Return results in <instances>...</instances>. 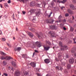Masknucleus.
I'll list each match as a JSON object with an SVG mask.
<instances>
[{
    "instance_id": "nucleus-8",
    "label": "nucleus",
    "mask_w": 76,
    "mask_h": 76,
    "mask_svg": "<svg viewBox=\"0 0 76 76\" xmlns=\"http://www.w3.org/2000/svg\"><path fill=\"white\" fill-rule=\"evenodd\" d=\"M15 75L16 76H19V75H20V72L19 71H18V72H15Z\"/></svg>"
},
{
    "instance_id": "nucleus-35",
    "label": "nucleus",
    "mask_w": 76,
    "mask_h": 76,
    "mask_svg": "<svg viewBox=\"0 0 76 76\" xmlns=\"http://www.w3.org/2000/svg\"><path fill=\"white\" fill-rule=\"evenodd\" d=\"M10 1H11L10 0H9V1H8V3L9 4H10V3H11V2H10Z\"/></svg>"
},
{
    "instance_id": "nucleus-61",
    "label": "nucleus",
    "mask_w": 76,
    "mask_h": 76,
    "mask_svg": "<svg viewBox=\"0 0 76 76\" xmlns=\"http://www.w3.org/2000/svg\"><path fill=\"white\" fill-rule=\"evenodd\" d=\"M51 31H50V32H49V33H51Z\"/></svg>"
},
{
    "instance_id": "nucleus-18",
    "label": "nucleus",
    "mask_w": 76,
    "mask_h": 76,
    "mask_svg": "<svg viewBox=\"0 0 76 76\" xmlns=\"http://www.w3.org/2000/svg\"><path fill=\"white\" fill-rule=\"evenodd\" d=\"M68 12L69 13H70V14H72V11L70 9H68Z\"/></svg>"
},
{
    "instance_id": "nucleus-16",
    "label": "nucleus",
    "mask_w": 76,
    "mask_h": 76,
    "mask_svg": "<svg viewBox=\"0 0 76 76\" xmlns=\"http://www.w3.org/2000/svg\"><path fill=\"white\" fill-rule=\"evenodd\" d=\"M71 52L72 53H74L75 54L74 56H76V53H76L75 51V50H72L71 51Z\"/></svg>"
},
{
    "instance_id": "nucleus-55",
    "label": "nucleus",
    "mask_w": 76,
    "mask_h": 76,
    "mask_svg": "<svg viewBox=\"0 0 76 76\" xmlns=\"http://www.w3.org/2000/svg\"><path fill=\"white\" fill-rule=\"evenodd\" d=\"M1 18V16H0V19Z\"/></svg>"
},
{
    "instance_id": "nucleus-10",
    "label": "nucleus",
    "mask_w": 76,
    "mask_h": 76,
    "mask_svg": "<svg viewBox=\"0 0 76 76\" xmlns=\"http://www.w3.org/2000/svg\"><path fill=\"white\" fill-rule=\"evenodd\" d=\"M11 63L13 66L15 67L16 66V64L15 63V61H12L11 62Z\"/></svg>"
},
{
    "instance_id": "nucleus-13",
    "label": "nucleus",
    "mask_w": 76,
    "mask_h": 76,
    "mask_svg": "<svg viewBox=\"0 0 76 76\" xmlns=\"http://www.w3.org/2000/svg\"><path fill=\"white\" fill-rule=\"evenodd\" d=\"M11 58V57L9 56H7L5 58V59L7 60H10Z\"/></svg>"
},
{
    "instance_id": "nucleus-54",
    "label": "nucleus",
    "mask_w": 76,
    "mask_h": 76,
    "mask_svg": "<svg viewBox=\"0 0 76 76\" xmlns=\"http://www.w3.org/2000/svg\"><path fill=\"white\" fill-rule=\"evenodd\" d=\"M35 47V45H34V47H33V48H34V47Z\"/></svg>"
},
{
    "instance_id": "nucleus-38",
    "label": "nucleus",
    "mask_w": 76,
    "mask_h": 76,
    "mask_svg": "<svg viewBox=\"0 0 76 76\" xmlns=\"http://www.w3.org/2000/svg\"><path fill=\"white\" fill-rule=\"evenodd\" d=\"M7 44L8 46H9V47H11V46L10 45H9V44Z\"/></svg>"
},
{
    "instance_id": "nucleus-57",
    "label": "nucleus",
    "mask_w": 76,
    "mask_h": 76,
    "mask_svg": "<svg viewBox=\"0 0 76 76\" xmlns=\"http://www.w3.org/2000/svg\"><path fill=\"white\" fill-rule=\"evenodd\" d=\"M4 74H3V75H2V76H4Z\"/></svg>"
},
{
    "instance_id": "nucleus-46",
    "label": "nucleus",
    "mask_w": 76,
    "mask_h": 76,
    "mask_svg": "<svg viewBox=\"0 0 76 76\" xmlns=\"http://www.w3.org/2000/svg\"><path fill=\"white\" fill-rule=\"evenodd\" d=\"M66 58H69V57L67 55L66 56Z\"/></svg>"
},
{
    "instance_id": "nucleus-9",
    "label": "nucleus",
    "mask_w": 76,
    "mask_h": 76,
    "mask_svg": "<svg viewBox=\"0 0 76 76\" xmlns=\"http://www.w3.org/2000/svg\"><path fill=\"white\" fill-rule=\"evenodd\" d=\"M69 62L70 63H74V59L73 58L69 60Z\"/></svg>"
},
{
    "instance_id": "nucleus-53",
    "label": "nucleus",
    "mask_w": 76,
    "mask_h": 76,
    "mask_svg": "<svg viewBox=\"0 0 76 76\" xmlns=\"http://www.w3.org/2000/svg\"><path fill=\"white\" fill-rule=\"evenodd\" d=\"M75 74H76V71H75Z\"/></svg>"
},
{
    "instance_id": "nucleus-59",
    "label": "nucleus",
    "mask_w": 76,
    "mask_h": 76,
    "mask_svg": "<svg viewBox=\"0 0 76 76\" xmlns=\"http://www.w3.org/2000/svg\"><path fill=\"white\" fill-rule=\"evenodd\" d=\"M38 37H39V35H38Z\"/></svg>"
},
{
    "instance_id": "nucleus-6",
    "label": "nucleus",
    "mask_w": 76,
    "mask_h": 76,
    "mask_svg": "<svg viewBox=\"0 0 76 76\" xmlns=\"http://www.w3.org/2000/svg\"><path fill=\"white\" fill-rule=\"evenodd\" d=\"M21 48L20 47H18L17 48H15V51H20L21 50Z\"/></svg>"
},
{
    "instance_id": "nucleus-43",
    "label": "nucleus",
    "mask_w": 76,
    "mask_h": 76,
    "mask_svg": "<svg viewBox=\"0 0 76 76\" xmlns=\"http://www.w3.org/2000/svg\"><path fill=\"white\" fill-rule=\"evenodd\" d=\"M33 2H31L30 4H33Z\"/></svg>"
},
{
    "instance_id": "nucleus-11",
    "label": "nucleus",
    "mask_w": 76,
    "mask_h": 76,
    "mask_svg": "<svg viewBox=\"0 0 76 76\" xmlns=\"http://www.w3.org/2000/svg\"><path fill=\"white\" fill-rule=\"evenodd\" d=\"M35 14L36 16H38L39 15H40V12L39 11L37 12H36Z\"/></svg>"
},
{
    "instance_id": "nucleus-37",
    "label": "nucleus",
    "mask_w": 76,
    "mask_h": 76,
    "mask_svg": "<svg viewBox=\"0 0 76 76\" xmlns=\"http://www.w3.org/2000/svg\"><path fill=\"white\" fill-rule=\"evenodd\" d=\"M12 17L13 18H15L14 14H13V15H12Z\"/></svg>"
},
{
    "instance_id": "nucleus-12",
    "label": "nucleus",
    "mask_w": 76,
    "mask_h": 76,
    "mask_svg": "<svg viewBox=\"0 0 76 76\" xmlns=\"http://www.w3.org/2000/svg\"><path fill=\"white\" fill-rule=\"evenodd\" d=\"M28 35L29 36V37H33V34L31 33L30 32H29Z\"/></svg>"
},
{
    "instance_id": "nucleus-50",
    "label": "nucleus",
    "mask_w": 76,
    "mask_h": 76,
    "mask_svg": "<svg viewBox=\"0 0 76 76\" xmlns=\"http://www.w3.org/2000/svg\"><path fill=\"white\" fill-rule=\"evenodd\" d=\"M1 8H2V5H1Z\"/></svg>"
},
{
    "instance_id": "nucleus-26",
    "label": "nucleus",
    "mask_w": 76,
    "mask_h": 76,
    "mask_svg": "<svg viewBox=\"0 0 76 76\" xmlns=\"http://www.w3.org/2000/svg\"><path fill=\"white\" fill-rule=\"evenodd\" d=\"M24 75H22V76H26V75H27V74L26 73H25V72H24Z\"/></svg>"
},
{
    "instance_id": "nucleus-48",
    "label": "nucleus",
    "mask_w": 76,
    "mask_h": 76,
    "mask_svg": "<svg viewBox=\"0 0 76 76\" xmlns=\"http://www.w3.org/2000/svg\"><path fill=\"white\" fill-rule=\"evenodd\" d=\"M52 5H53V4H54V3L53 2L52 4H51Z\"/></svg>"
},
{
    "instance_id": "nucleus-15",
    "label": "nucleus",
    "mask_w": 76,
    "mask_h": 76,
    "mask_svg": "<svg viewBox=\"0 0 76 76\" xmlns=\"http://www.w3.org/2000/svg\"><path fill=\"white\" fill-rule=\"evenodd\" d=\"M51 29H55V26H51L50 27Z\"/></svg>"
},
{
    "instance_id": "nucleus-27",
    "label": "nucleus",
    "mask_w": 76,
    "mask_h": 76,
    "mask_svg": "<svg viewBox=\"0 0 76 76\" xmlns=\"http://www.w3.org/2000/svg\"><path fill=\"white\" fill-rule=\"evenodd\" d=\"M69 14L68 13H66L65 14V16H66V17H67V16H69Z\"/></svg>"
},
{
    "instance_id": "nucleus-62",
    "label": "nucleus",
    "mask_w": 76,
    "mask_h": 76,
    "mask_svg": "<svg viewBox=\"0 0 76 76\" xmlns=\"http://www.w3.org/2000/svg\"><path fill=\"white\" fill-rule=\"evenodd\" d=\"M0 32H1V31H0Z\"/></svg>"
},
{
    "instance_id": "nucleus-39",
    "label": "nucleus",
    "mask_w": 76,
    "mask_h": 76,
    "mask_svg": "<svg viewBox=\"0 0 76 76\" xmlns=\"http://www.w3.org/2000/svg\"><path fill=\"white\" fill-rule=\"evenodd\" d=\"M63 29L64 30H66V28H65V27H64Z\"/></svg>"
},
{
    "instance_id": "nucleus-34",
    "label": "nucleus",
    "mask_w": 76,
    "mask_h": 76,
    "mask_svg": "<svg viewBox=\"0 0 76 76\" xmlns=\"http://www.w3.org/2000/svg\"><path fill=\"white\" fill-rule=\"evenodd\" d=\"M4 75H5V76H8L7 74L6 73H4Z\"/></svg>"
},
{
    "instance_id": "nucleus-14",
    "label": "nucleus",
    "mask_w": 76,
    "mask_h": 76,
    "mask_svg": "<svg viewBox=\"0 0 76 76\" xmlns=\"http://www.w3.org/2000/svg\"><path fill=\"white\" fill-rule=\"evenodd\" d=\"M69 6L73 10H74L75 9V7H74V6L73 5H70Z\"/></svg>"
},
{
    "instance_id": "nucleus-60",
    "label": "nucleus",
    "mask_w": 76,
    "mask_h": 76,
    "mask_svg": "<svg viewBox=\"0 0 76 76\" xmlns=\"http://www.w3.org/2000/svg\"><path fill=\"white\" fill-rule=\"evenodd\" d=\"M48 74H47L46 75V76H48Z\"/></svg>"
},
{
    "instance_id": "nucleus-28",
    "label": "nucleus",
    "mask_w": 76,
    "mask_h": 76,
    "mask_svg": "<svg viewBox=\"0 0 76 76\" xmlns=\"http://www.w3.org/2000/svg\"><path fill=\"white\" fill-rule=\"evenodd\" d=\"M2 41H6V39L5 38H2Z\"/></svg>"
},
{
    "instance_id": "nucleus-1",
    "label": "nucleus",
    "mask_w": 76,
    "mask_h": 76,
    "mask_svg": "<svg viewBox=\"0 0 76 76\" xmlns=\"http://www.w3.org/2000/svg\"><path fill=\"white\" fill-rule=\"evenodd\" d=\"M59 45L61 46V50H67V46H64L62 45V42H59Z\"/></svg>"
},
{
    "instance_id": "nucleus-25",
    "label": "nucleus",
    "mask_w": 76,
    "mask_h": 76,
    "mask_svg": "<svg viewBox=\"0 0 76 76\" xmlns=\"http://www.w3.org/2000/svg\"><path fill=\"white\" fill-rule=\"evenodd\" d=\"M70 30L71 31H72V32L73 31V28H72V27H71V28Z\"/></svg>"
},
{
    "instance_id": "nucleus-36",
    "label": "nucleus",
    "mask_w": 76,
    "mask_h": 76,
    "mask_svg": "<svg viewBox=\"0 0 76 76\" xmlns=\"http://www.w3.org/2000/svg\"><path fill=\"white\" fill-rule=\"evenodd\" d=\"M64 8H65V7H61V9L62 10H63V9Z\"/></svg>"
},
{
    "instance_id": "nucleus-5",
    "label": "nucleus",
    "mask_w": 76,
    "mask_h": 76,
    "mask_svg": "<svg viewBox=\"0 0 76 76\" xmlns=\"http://www.w3.org/2000/svg\"><path fill=\"white\" fill-rule=\"evenodd\" d=\"M30 64V65H31V66H32V67H35V66H36V64H35V63L34 62L31 63Z\"/></svg>"
},
{
    "instance_id": "nucleus-45",
    "label": "nucleus",
    "mask_w": 76,
    "mask_h": 76,
    "mask_svg": "<svg viewBox=\"0 0 76 76\" xmlns=\"http://www.w3.org/2000/svg\"><path fill=\"white\" fill-rule=\"evenodd\" d=\"M75 19V18H74V17L73 16H72V20H73Z\"/></svg>"
},
{
    "instance_id": "nucleus-24",
    "label": "nucleus",
    "mask_w": 76,
    "mask_h": 76,
    "mask_svg": "<svg viewBox=\"0 0 76 76\" xmlns=\"http://www.w3.org/2000/svg\"><path fill=\"white\" fill-rule=\"evenodd\" d=\"M56 68L57 69H58V70H60V69H59V68H58V67L56 66ZM60 69H60V70H61V69H62V68H60Z\"/></svg>"
},
{
    "instance_id": "nucleus-3",
    "label": "nucleus",
    "mask_w": 76,
    "mask_h": 76,
    "mask_svg": "<svg viewBox=\"0 0 76 76\" xmlns=\"http://www.w3.org/2000/svg\"><path fill=\"white\" fill-rule=\"evenodd\" d=\"M67 1V0H63V1H58V2L59 3H63V4H64Z\"/></svg>"
},
{
    "instance_id": "nucleus-49",
    "label": "nucleus",
    "mask_w": 76,
    "mask_h": 76,
    "mask_svg": "<svg viewBox=\"0 0 76 76\" xmlns=\"http://www.w3.org/2000/svg\"><path fill=\"white\" fill-rule=\"evenodd\" d=\"M13 39H15V37H13Z\"/></svg>"
},
{
    "instance_id": "nucleus-47",
    "label": "nucleus",
    "mask_w": 76,
    "mask_h": 76,
    "mask_svg": "<svg viewBox=\"0 0 76 76\" xmlns=\"http://www.w3.org/2000/svg\"><path fill=\"white\" fill-rule=\"evenodd\" d=\"M36 19H33L32 20H35Z\"/></svg>"
},
{
    "instance_id": "nucleus-42",
    "label": "nucleus",
    "mask_w": 76,
    "mask_h": 76,
    "mask_svg": "<svg viewBox=\"0 0 76 76\" xmlns=\"http://www.w3.org/2000/svg\"><path fill=\"white\" fill-rule=\"evenodd\" d=\"M5 50H8V48H5Z\"/></svg>"
},
{
    "instance_id": "nucleus-2",
    "label": "nucleus",
    "mask_w": 76,
    "mask_h": 76,
    "mask_svg": "<svg viewBox=\"0 0 76 76\" xmlns=\"http://www.w3.org/2000/svg\"><path fill=\"white\" fill-rule=\"evenodd\" d=\"M35 44L36 45H38L37 46L38 47H41V43L37 41L36 42Z\"/></svg>"
},
{
    "instance_id": "nucleus-23",
    "label": "nucleus",
    "mask_w": 76,
    "mask_h": 76,
    "mask_svg": "<svg viewBox=\"0 0 76 76\" xmlns=\"http://www.w3.org/2000/svg\"><path fill=\"white\" fill-rule=\"evenodd\" d=\"M74 41V43L75 44H76V41H75L76 40V38H75L73 39Z\"/></svg>"
},
{
    "instance_id": "nucleus-56",
    "label": "nucleus",
    "mask_w": 76,
    "mask_h": 76,
    "mask_svg": "<svg viewBox=\"0 0 76 76\" xmlns=\"http://www.w3.org/2000/svg\"><path fill=\"white\" fill-rule=\"evenodd\" d=\"M33 55H34V54H35V52H34V53H33Z\"/></svg>"
},
{
    "instance_id": "nucleus-7",
    "label": "nucleus",
    "mask_w": 76,
    "mask_h": 76,
    "mask_svg": "<svg viewBox=\"0 0 76 76\" xmlns=\"http://www.w3.org/2000/svg\"><path fill=\"white\" fill-rule=\"evenodd\" d=\"M44 49L45 50H46V51H48L49 50V48H50V47H45V46H44Z\"/></svg>"
},
{
    "instance_id": "nucleus-19",
    "label": "nucleus",
    "mask_w": 76,
    "mask_h": 76,
    "mask_svg": "<svg viewBox=\"0 0 76 76\" xmlns=\"http://www.w3.org/2000/svg\"><path fill=\"white\" fill-rule=\"evenodd\" d=\"M71 67V65H70L68 64L67 65V68L68 69H70Z\"/></svg>"
},
{
    "instance_id": "nucleus-33",
    "label": "nucleus",
    "mask_w": 76,
    "mask_h": 76,
    "mask_svg": "<svg viewBox=\"0 0 76 76\" xmlns=\"http://www.w3.org/2000/svg\"><path fill=\"white\" fill-rule=\"evenodd\" d=\"M37 76H41V74L39 73H37Z\"/></svg>"
},
{
    "instance_id": "nucleus-22",
    "label": "nucleus",
    "mask_w": 76,
    "mask_h": 76,
    "mask_svg": "<svg viewBox=\"0 0 76 76\" xmlns=\"http://www.w3.org/2000/svg\"><path fill=\"white\" fill-rule=\"evenodd\" d=\"M9 69H11V70H12V71H13L14 70V69H13V68H11L10 67H8Z\"/></svg>"
},
{
    "instance_id": "nucleus-41",
    "label": "nucleus",
    "mask_w": 76,
    "mask_h": 76,
    "mask_svg": "<svg viewBox=\"0 0 76 76\" xmlns=\"http://www.w3.org/2000/svg\"><path fill=\"white\" fill-rule=\"evenodd\" d=\"M62 65H65V64H64V63H63L62 64Z\"/></svg>"
},
{
    "instance_id": "nucleus-52",
    "label": "nucleus",
    "mask_w": 76,
    "mask_h": 76,
    "mask_svg": "<svg viewBox=\"0 0 76 76\" xmlns=\"http://www.w3.org/2000/svg\"><path fill=\"white\" fill-rule=\"evenodd\" d=\"M64 22H66V20H64Z\"/></svg>"
},
{
    "instance_id": "nucleus-44",
    "label": "nucleus",
    "mask_w": 76,
    "mask_h": 76,
    "mask_svg": "<svg viewBox=\"0 0 76 76\" xmlns=\"http://www.w3.org/2000/svg\"><path fill=\"white\" fill-rule=\"evenodd\" d=\"M73 2H75V1H76V0H73Z\"/></svg>"
},
{
    "instance_id": "nucleus-31",
    "label": "nucleus",
    "mask_w": 76,
    "mask_h": 76,
    "mask_svg": "<svg viewBox=\"0 0 76 76\" xmlns=\"http://www.w3.org/2000/svg\"><path fill=\"white\" fill-rule=\"evenodd\" d=\"M19 1L20 2H23V3H24V0H19Z\"/></svg>"
},
{
    "instance_id": "nucleus-51",
    "label": "nucleus",
    "mask_w": 76,
    "mask_h": 76,
    "mask_svg": "<svg viewBox=\"0 0 76 76\" xmlns=\"http://www.w3.org/2000/svg\"><path fill=\"white\" fill-rule=\"evenodd\" d=\"M3 1V0H0V2H1Z\"/></svg>"
},
{
    "instance_id": "nucleus-30",
    "label": "nucleus",
    "mask_w": 76,
    "mask_h": 76,
    "mask_svg": "<svg viewBox=\"0 0 76 76\" xmlns=\"http://www.w3.org/2000/svg\"><path fill=\"white\" fill-rule=\"evenodd\" d=\"M52 13H53V12H51L50 14V15H48V17H50V16H51V15Z\"/></svg>"
},
{
    "instance_id": "nucleus-64",
    "label": "nucleus",
    "mask_w": 76,
    "mask_h": 76,
    "mask_svg": "<svg viewBox=\"0 0 76 76\" xmlns=\"http://www.w3.org/2000/svg\"><path fill=\"white\" fill-rule=\"evenodd\" d=\"M60 16L59 17V18H60Z\"/></svg>"
},
{
    "instance_id": "nucleus-63",
    "label": "nucleus",
    "mask_w": 76,
    "mask_h": 76,
    "mask_svg": "<svg viewBox=\"0 0 76 76\" xmlns=\"http://www.w3.org/2000/svg\"><path fill=\"white\" fill-rule=\"evenodd\" d=\"M1 75V73H0V75Z\"/></svg>"
},
{
    "instance_id": "nucleus-58",
    "label": "nucleus",
    "mask_w": 76,
    "mask_h": 76,
    "mask_svg": "<svg viewBox=\"0 0 76 76\" xmlns=\"http://www.w3.org/2000/svg\"><path fill=\"white\" fill-rule=\"evenodd\" d=\"M16 31H18V28H17L16 29Z\"/></svg>"
},
{
    "instance_id": "nucleus-29",
    "label": "nucleus",
    "mask_w": 76,
    "mask_h": 76,
    "mask_svg": "<svg viewBox=\"0 0 76 76\" xmlns=\"http://www.w3.org/2000/svg\"><path fill=\"white\" fill-rule=\"evenodd\" d=\"M3 63H4V64H5V65H6V64H7L6 61H4Z\"/></svg>"
},
{
    "instance_id": "nucleus-40",
    "label": "nucleus",
    "mask_w": 76,
    "mask_h": 76,
    "mask_svg": "<svg viewBox=\"0 0 76 76\" xmlns=\"http://www.w3.org/2000/svg\"><path fill=\"white\" fill-rule=\"evenodd\" d=\"M35 53H38V50H35Z\"/></svg>"
},
{
    "instance_id": "nucleus-4",
    "label": "nucleus",
    "mask_w": 76,
    "mask_h": 76,
    "mask_svg": "<svg viewBox=\"0 0 76 76\" xmlns=\"http://www.w3.org/2000/svg\"><path fill=\"white\" fill-rule=\"evenodd\" d=\"M44 61L45 63H46L47 64H48V63H49L50 62V61L49 59H46L44 60Z\"/></svg>"
},
{
    "instance_id": "nucleus-21",
    "label": "nucleus",
    "mask_w": 76,
    "mask_h": 76,
    "mask_svg": "<svg viewBox=\"0 0 76 76\" xmlns=\"http://www.w3.org/2000/svg\"><path fill=\"white\" fill-rule=\"evenodd\" d=\"M0 54H2V55L3 56L4 55H5V53H3V52L1 51Z\"/></svg>"
},
{
    "instance_id": "nucleus-32",
    "label": "nucleus",
    "mask_w": 76,
    "mask_h": 76,
    "mask_svg": "<svg viewBox=\"0 0 76 76\" xmlns=\"http://www.w3.org/2000/svg\"><path fill=\"white\" fill-rule=\"evenodd\" d=\"M23 14V15H25L26 13V12L25 11H22Z\"/></svg>"
},
{
    "instance_id": "nucleus-17",
    "label": "nucleus",
    "mask_w": 76,
    "mask_h": 76,
    "mask_svg": "<svg viewBox=\"0 0 76 76\" xmlns=\"http://www.w3.org/2000/svg\"><path fill=\"white\" fill-rule=\"evenodd\" d=\"M30 12L31 13H34L35 12V10H31L30 11Z\"/></svg>"
},
{
    "instance_id": "nucleus-20",
    "label": "nucleus",
    "mask_w": 76,
    "mask_h": 76,
    "mask_svg": "<svg viewBox=\"0 0 76 76\" xmlns=\"http://www.w3.org/2000/svg\"><path fill=\"white\" fill-rule=\"evenodd\" d=\"M1 60H4V59H6V58H5V57L1 56Z\"/></svg>"
}]
</instances>
